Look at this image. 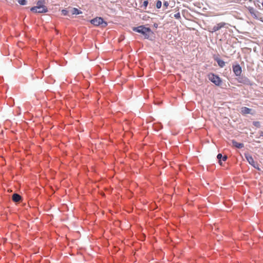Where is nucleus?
Returning a JSON list of instances; mask_svg holds the SVG:
<instances>
[{
	"label": "nucleus",
	"instance_id": "2",
	"mask_svg": "<svg viewBox=\"0 0 263 263\" xmlns=\"http://www.w3.org/2000/svg\"><path fill=\"white\" fill-rule=\"evenodd\" d=\"M90 23L95 26L101 25L102 27H105L107 25V22H105L101 17H96L90 20Z\"/></svg>",
	"mask_w": 263,
	"mask_h": 263
},
{
	"label": "nucleus",
	"instance_id": "16",
	"mask_svg": "<svg viewBox=\"0 0 263 263\" xmlns=\"http://www.w3.org/2000/svg\"><path fill=\"white\" fill-rule=\"evenodd\" d=\"M161 5H162L161 2L160 1H159V0L157 1V3H156V7L158 9H159V8H161Z\"/></svg>",
	"mask_w": 263,
	"mask_h": 263
},
{
	"label": "nucleus",
	"instance_id": "6",
	"mask_svg": "<svg viewBox=\"0 0 263 263\" xmlns=\"http://www.w3.org/2000/svg\"><path fill=\"white\" fill-rule=\"evenodd\" d=\"M233 70V72L237 76H240L242 72L241 67L239 65L234 66Z\"/></svg>",
	"mask_w": 263,
	"mask_h": 263
},
{
	"label": "nucleus",
	"instance_id": "19",
	"mask_svg": "<svg viewBox=\"0 0 263 263\" xmlns=\"http://www.w3.org/2000/svg\"><path fill=\"white\" fill-rule=\"evenodd\" d=\"M82 12L81 11H80L78 9H76V8H74V14H80Z\"/></svg>",
	"mask_w": 263,
	"mask_h": 263
},
{
	"label": "nucleus",
	"instance_id": "23",
	"mask_svg": "<svg viewBox=\"0 0 263 263\" xmlns=\"http://www.w3.org/2000/svg\"><path fill=\"white\" fill-rule=\"evenodd\" d=\"M164 6H165L166 7H167L168 5V4L167 2H165L163 4Z\"/></svg>",
	"mask_w": 263,
	"mask_h": 263
},
{
	"label": "nucleus",
	"instance_id": "12",
	"mask_svg": "<svg viewBox=\"0 0 263 263\" xmlns=\"http://www.w3.org/2000/svg\"><path fill=\"white\" fill-rule=\"evenodd\" d=\"M216 61H217L218 64L219 65V66L220 67H223L224 66L225 63L222 60L217 59H216Z\"/></svg>",
	"mask_w": 263,
	"mask_h": 263
},
{
	"label": "nucleus",
	"instance_id": "9",
	"mask_svg": "<svg viewBox=\"0 0 263 263\" xmlns=\"http://www.w3.org/2000/svg\"><path fill=\"white\" fill-rule=\"evenodd\" d=\"M12 200L14 202H18L21 200V196L17 194H14L12 195Z\"/></svg>",
	"mask_w": 263,
	"mask_h": 263
},
{
	"label": "nucleus",
	"instance_id": "7",
	"mask_svg": "<svg viewBox=\"0 0 263 263\" xmlns=\"http://www.w3.org/2000/svg\"><path fill=\"white\" fill-rule=\"evenodd\" d=\"M245 157L247 160L248 162L254 167H255V162L253 158V157L249 154H245Z\"/></svg>",
	"mask_w": 263,
	"mask_h": 263
},
{
	"label": "nucleus",
	"instance_id": "8",
	"mask_svg": "<svg viewBox=\"0 0 263 263\" xmlns=\"http://www.w3.org/2000/svg\"><path fill=\"white\" fill-rule=\"evenodd\" d=\"M251 109L247 107H243L241 108V113L243 115L251 114Z\"/></svg>",
	"mask_w": 263,
	"mask_h": 263
},
{
	"label": "nucleus",
	"instance_id": "18",
	"mask_svg": "<svg viewBox=\"0 0 263 263\" xmlns=\"http://www.w3.org/2000/svg\"><path fill=\"white\" fill-rule=\"evenodd\" d=\"M174 17L177 19H179L181 17L180 13L178 12V13L175 14Z\"/></svg>",
	"mask_w": 263,
	"mask_h": 263
},
{
	"label": "nucleus",
	"instance_id": "4",
	"mask_svg": "<svg viewBox=\"0 0 263 263\" xmlns=\"http://www.w3.org/2000/svg\"><path fill=\"white\" fill-rule=\"evenodd\" d=\"M251 15L254 18L259 19L261 16L260 13L252 7H249L248 8Z\"/></svg>",
	"mask_w": 263,
	"mask_h": 263
},
{
	"label": "nucleus",
	"instance_id": "3",
	"mask_svg": "<svg viewBox=\"0 0 263 263\" xmlns=\"http://www.w3.org/2000/svg\"><path fill=\"white\" fill-rule=\"evenodd\" d=\"M209 79L216 85H219L221 81L219 77L213 73H210L208 75Z\"/></svg>",
	"mask_w": 263,
	"mask_h": 263
},
{
	"label": "nucleus",
	"instance_id": "21",
	"mask_svg": "<svg viewBox=\"0 0 263 263\" xmlns=\"http://www.w3.org/2000/svg\"><path fill=\"white\" fill-rule=\"evenodd\" d=\"M62 13L64 15H66L67 14V11L66 10H62Z\"/></svg>",
	"mask_w": 263,
	"mask_h": 263
},
{
	"label": "nucleus",
	"instance_id": "5",
	"mask_svg": "<svg viewBox=\"0 0 263 263\" xmlns=\"http://www.w3.org/2000/svg\"><path fill=\"white\" fill-rule=\"evenodd\" d=\"M30 10L35 13H45L48 11V9L46 6L44 7H33Z\"/></svg>",
	"mask_w": 263,
	"mask_h": 263
},
{
	"label": "nucleus",
	"instance_id": "11",
	"mask_svg": "<svg viewBox=\"0 0 263 263\" xmlns=\"http://www.w3.org/2000/svg\"><path fill=\"white\" fill-rule=\"evenodd\" d=\"M45 3V0H39L37 3V5L36 7H44Z\"/></svg>",
	"mask_w": 263,
	"mask_h": 263
},
{
	"label": "nucleus",
	"instance_id": "24",
	"mask_svg": "<svg viewBox=\"0 0 263 263\" xmlns=\"http://www.w3.org/2000/svg\"><path fill=\"white\" fill-rule=\"evenodd\" d=\"M261 136L263 137V133H261Z\"/></svg>",
	"mask_w": 263,
	"mask_h": 263
},
{
	"label": "nucleus",
	"instance_id": "20",
	"mask_svg": "<svg viewBox=\"0 0 263 263\" xmlns=\"http://www.w3.org/2000/svg\"><path fill=\"white\" fill-rule=\"evenodd\" d=\"M148 4V1H144V2H143V6L145 8H146V7L147 6Z\"/></svg>",
	"mask_w": 263,
	"mask_h": 263
},
{
	"label": "nucleus",
	"instance_id": "13",
	"mask_svg": "<svg viewBox=\"0 0 263 263\" xmlns=\"http://www.w3.org/2000/svg\"><path fill=\"white\" fill-rule=\"evenodd\" d=\"M222 27L221 25H220L219 24H218L217 26H215L213 27V31H217L220 28H221Z\"/></svg>",
	"mask_w": 263,
	"mask_h": 263
},
{
	"label": "nucleus",
	"instance_id": "10",
	"mask_svg": "<svg viewBox=\"0 0 263 263\" xmlns=\"http://www.w3.org/2000/svg\"><path fill=\"white\" fill-rule=\"evenodd\" d=\"M232 143H233V145L237 148H241L244 146V145L243 143H238L236 141H235L234 140L232 141Z\"/></svg>",
	"mask_w": 263,
	"mask_h": 263
},
{
	"label": "nucleus",
	"instance_id": "22",
	"mask_svg": "<svg viewBox=\"0 0 263 263\" xmlns=\"http://www.w3.org/2000/svg\"><path fill=\"white\" fill-rule=\"evenodd\" d=\"M227 158H228V157L226 155L222 156V157L221 158L222 160L223 161H225L227 159Z\"/></svg>",
	"mask_w": 263,
	"mask_h": 263
},
{
	"label": "nucleus",
	"instance_id": "1",
	"mask_svg": "<svg viewBox=\"0 0 263 263\" xmlns=\"http://www.w3.org/2000/svg\"><path fill=\"white\" fill-rule=\"evenodd\" d=\"M133 30L142 34L144 36L145 39H148L149 33L152 32L149 28H147L143 26L134 27L133 28Z\"/></svg>",
	"mask_w": 263,
	"mask_h": 263
},
{
	"label": "nucleus",
	"instance_id": "14",
	"mask_svg": "<svg viewBox=\"0 0 263 263\" xmlns=\"http://www.w3.org/2000/svg\"><path fill=\"white\" fill-rule=\"evenodd\" d=\"M222 157V155L221 154H218L217 158L219 160V163L220 165H222V162H221V158Z\"/></svg>",
	"mask_w": 263,
	"mask_h": 263
},
{
	"label": "nucleus",
	"instance_id": "15",
	"mask_svg": "<svg viewBox=\"0 0 263 263\" xmlns=\"http://www.w3.org/2000/svg\"><path fill=\"white\" fill-rule=\"evenodd\" d=\"M17 2L21 5H25L27 3L26 0H17Z\"/></svg>",
	"mask_w": 263,
	"mask_h": 263
},
{
	"label": "nucleus",
	"instance_id": "17",
	"mask_svg": "<svg viewBox=\"0 0 263 263\" xmlns=\"http://www.w3.org/2000/svg\"><path fill=\"white\" fill-rule=\"evenodd\" d=\"M253 124L255 126H256V127H260V122H258V121H254V122H253Z\"/></svg>",
	"mask_w": 263,
	"mask_h": 263
}]
</instances>
